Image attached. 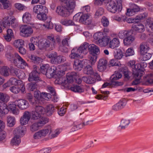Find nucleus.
<instances>
[{
  "label": "nucleus",
  "instance_id": "obj_1",
  "mask_svg": "<svg viewBox=\"0 0 153 153\" xmlns=\"http://www.w3.org/2000/svg\"><path fill=\"white\" fill-rule=\"evenodd\" d=\"M135 62L134 61H130L128 63V66L132 68L133 74L134 77L136 79V80L133 81L132 82V84L134 85H137L138 82L140 80L141 77L144 73L142 69L139 68L138 66L136 65H135Z\"/></svg>",
  "mask_w": 153,
  "mask_h": 153
},
{
  "label": "nucleus",
  "instance_id": "obj_2",
  "mask_svg": "<svg viewBox=\"0 0 153 153\" xmlns=\"http://www.w3.org/2000/svg\"><path fill=\"white\" fill-rule=\"evenodd\" d=\"M133 30H122L120 31L118 34L119 37L121 39H124L123 43L125 45L131 44L135 40V38L132 35Z\"/></svg>",
  "mask_w": 153,
  "mask_h": 153
},
{
  "label": "nucleus",
  "instance_id": "obj_3",
  "mask_svg": "<svg viewBox=\"0 0 153 153\" xmlns=\"http://www.w3.org/2000/svg\"><path fill=\"white\" fill-rule=\"evenodd\" d=\"M122 0H117V3L112 0H106V6L109 11L113 13L120 11L122 9Z\"/></svg>",
  "mask_w": 153,
  "mask_h": 153
},
{
  "label": "nucleus",
  "instance_id": "obj_4",
  "mask_svg": "<svg viewBox=\"0 0 153 153\" xmlns=\"http://www.w3.org/2000/svg\"><path fill=\"white\" fill-rule=\"evenodd\" d=\"M48 13V10L47 8L43 10V11L41 12L36 15V18L39 20L43 21H46L45 23L43 25L47 28L52 29L53 27V25L51 21L50 18H48L47 15Z\"/></svg>",
  "mask_w": 153,
  "mask_h": 153
},
{
  "label": "nucleus",
  "instance_id": "obj_5",
  "mask_svg": "<svg viewBox=\"0 0 153 153\" xmlns=\"http://www.w3.org/2000/svg\"><path fill=\"white\" fill-rule=\"evenodd\" d=\"M89 51L91 54L89 60L92 65L94 64L97 61V55L100 53V50L98 47L92 44L89 45Z\"/></svg>",
  "mask_w": 153,
  "mask_h": 153
},
{
  "label": "nucleus",
  "instance_id": "obj_6",
  "mask_svg": "<svg viewBox=\"0 0 153 153\" xmlns=\"http://www.w3.org/2000/svg\"><path fill=\"white\" fill-rule=\"evenodd\" d=\"M47 57L50 59L51 62L53 64H58L62 63L66 60L65 58L61 55H58L56 52H54L47 56Z\"/></svg>",
  "mask_w": 153,
  "mask_h": 153
},
{
  "label": "nucleus",
  "instance_id": "obj_7",
  "mask_svg": "<svg viewBox=\"0 0 153 153\" xmlns=\"http://www.w3.org/2000/svg\"><path fill=\"white\" fill-rule=\"evenodd\" d=\"M45 40L49 49L50 50H51L55 48L56 43L59 44L60 43L61 40L59 36H57L55 39L54 35H51L47 36Z\"/></svg>",
  "mask_w": 153,
  "mask_h": 153
},
{
  "label": "nucleus",
  "instance_id": "obj_8",
  "mask_svg": "<svg viewBox=\"0 0 153 153\" xmlns=\"http://www.w3.org/2000/svg\"><path fill=\"white\" fill-rule=\"evenodd\" d=\"M105 29L104 28L103 29L104 33L99 32L94 33L93 35L94 39L97 40L95 42L96 44L101 47L105 46Z\"/></svg>",
  "mask_w": 153,
  "mask_h": 153
},
{
  "label": "nucleus",
  "instance_id": "obj_9",
  "mask_svg": "<svg viewBox=\"0 0 153 153\" xmlns=\"http://www.w3.org/2000/svg\"><path fill=\"white\" fill-rule=\"evenodd\" d=\"M48 119L45 117H42L41 119L37 122L33 123L30 126V129L33 132L37 131L44 124L48 122Z\"/></svg>",
  "mask_w": 153,
  "mask_h": 153
},
{
  "label": "nucleus",
  "instance_id": "obj_10",
  "mask_svg": "<svg viewBox=\"0 0 153 153\" xmlns=\"http://www.w3.org/2000/svg\"><path fill=\"white\" fill-rule=\"evenodd\" d=\"M121 74L119 72L115 73L112 75L110 79L111 80L110 83L106 82V87L110 85L114 86H118L122 85L123 83L122 82H119L116 81L120 78L122 77Z\"/></svg>",
  "mask_w": 153,
  "mask_h": 153
},
{
  "label": "nucleus",
  "instance_id": "obj_11",
  "mask_svg": "<svg viewBox=\"0 0 153 153\" xmlns=\"http://www.w3.org/2000/svg\"><path fill=\"white\" fill-rule=\"evenodd\" d=\"M88 63H91L89 60L84 59L82 60L78 59H75L73 65L74 69L77 71H81L83 67H85Z\"/></svg>",
  "mask_w": 153,
  "mask_h": 153
},
{
  "label": "nucleus",
  "instance_id": "obj_12",
  "mask_svg": "<svg viewBox=\"0 0 153 153\" xmlns=\"http://www.w3.org/2000/svg\"><path fill=\"white\" fill-rule=\"evenodd\" d=\"M33 70L29 74L28 80L29 82L35 81L39 82L41 81V79L38 76L39 73V68L36 65H34Z\"/></svg>",
  "mask_w": 153,
  "mask_h": 153
},
{
  "label": "nucleus",
  "instance_id": "obj_13",
  "mask_svg": "<svg viewBox=\"0 0 153 153\" xmlns=\"http://www.w3.org/2000/svg\"><path fill=\"white\" fill-rule=\"evenodd\" d=\"M20 35L24 37L29 36L33 32V30L30 26L27 25L21 26L20 28Z\"/></svg>",
  "mask_w": 153,
  "mask_h": 153
},
{
  "label": "nucleus",
  "instance_id": "obj_14",
  "mask_svg": "<svg viewBox=\"0 0 153 153\" xmlns=\"http://www.w3.org/2000/svg\"><path fill=\"white\" fill-rule=\"evenodd\" d=\"M119 39L116 38H114L110 40L109 37L106 38V46L109 44V47L112 49L118 47L120 45Z\"/></svg>",
  "mask_w": 153,
  "mask_h": 153
},
{
  "label": "nucleus",
  "instance_id": "obj_15",
  "mask_svg": "<svg viewBox=\"0 0 153 153\" xmlns=\"http://www.w3.org/2000/svg\"><path fill=\"white\" fill-rule=\"evenodd\" d=\"M56 12L58 15L63 17H67L70 14V11L65 6H57Z\"/></svg>",
  "mask_w": 153,
  "mask_h": 153
},
{
  "label": "nucleus",
  "instance_id": "obj_16",
  "mask_svg": "<svg viewBox=\"0 0 153 153\" xmlns=\"http://www.w3.org/2000/svg\"><path fill=\"white\" fill-rule=\"evenodd\" d=\"M50 131L51 132V129H45L40 130L39 131L35 133L33 135V137L36 140L40 139L45 137Z\"/></svg>",
  "mask_w": 153,
  "mask_h": 153
},
{
  "label": "nucleus",
  "instance_id": "obj_17",
  "mask_svg": "<svg viewBox=\"0 0 153 153\" xmlns=\"http://www.w3.org/2000/svg\"><path fill=\"white\" fill-rule=\"evenodd\" d=\"M140 10V8L138 6L135 4H132L130 5V8L127 9L126 14L128 16H132Z\"/></svg>",
  "mask_w": 153,
  "mask_h": 153
},
{
  "label": "nucleus",
  "instance_id": "obj_18",
  "mask_svg": "<svg viewBox=\"0 0 153 153\" xmlns=\"http://www.w3.org/2000/svg\"><path fill=\"white\" fill-rule=\"evenodd\" d=\"M64 6L70 12V13H72L75 6L74 0H65L63 2Z\"/></svg>",
  "mask_w": 153,
  "mask_h": 153
},
{
  "label": "nucleus",
  "instance_id": "obj_19",
  "mask_svg": "<svg viewBox=\"0 0 153 153\" xmlns=\"http://www.w3.org/2000/svg\"><path fill=\"white\" fill-rule=\"evenodd\" d=\"M126 102L127 101L126 99H121L118 102L112 106V109L114 111H118L121 109L126 105Z\"/></svg>",
  "mask_w": 153,
  "mask_h": 153
},
{
  "label": "nucleus",
  "instance_id": "obj_20",
  "mask_svg": "<svg viewBox=\"0 0 153 153\" xmlns=\"http://www.w3.org/2000/svg\"><path fill=\"white\" fill-rule=\"evenodd\" d=\"M30 118V113L28 111H25L20 120V123L21 125H24L27 124Z\"/></svg>",
  "mask_w": 153,
  "mask_h": 153
},
{
  "label": "nucleus",
  "instance_id": "obj_21",
  "mask_svg": "<svg viewBox=\"0 0 153 153\" xmlns=\"http://www.w3.org/2000/svg\"><path fill=\"white\" fill-rule=\"evenodd\" d=\"M14 103L17 104L19 108L22 110L26 109L29 106L28 102L25 100L20 99L16 100Z\"/></svg>",
  "mask_w": 153,
  "mask_h": 153
},
{
  "label": "nucleus",
  "instance_id": "obj_22",
  "mask_svg": "<svg viewBox=\"0 0 153 153\" xmlns=\"http://www.w3.org/2000/svg\"><path fill=\"white\" fill-rule=\"evenodd\" d=\"M25 131V127L22 125L16 128L14 130L13 133L15 136L20 137L24 134Z\"/></svg>",
  "mask_w": 153,
  "mask_h": 153
},
{
  "label": "nucleus",
  "instance_id": "obj_23",
  "mask_svg": "<svg viewBox=\"0 0 153 153\" xmlns=\"http://www.w3.org/2000/svg\"><path fill=\"white\" fill-rule=\"evenodd\" d=\"M56 68L54 66H52L51 68L49 67L46 71V73H45V74L48 78H52L56 74Z\"/></svg>",
  "mask_w": 153,
  "mask_h": 153
},
{
  "label": "nucleus",
  "instance_id": "obj_24",
  "mask_svg": "<svg viewBox=\"0 0 153 153\" xmlns=\"http://www.w3.org/2000/svg\"><path fill=\"white\" fill-rule=\"evenodd\" d=\"M43 95L40 91H35L34 93V99L35 102V104H41L42 100L43 98Z\"/></svg>",
  "mask_w": 153,
  "mask_h": 153
},
{
  "label": "nucleus",
  "instance_id": "obj_25",
  "mask_svg": "<svg viewBox=\"0 0 153 153\" xmlns=\"http://www.w3.org/2000/svg\"><path fill=\"white\" fill-rule=\"evenodd\" d=\"M80 22L86 25H89L91 22V20L89 19V16L88 13L82 14L81 16Z\"/></svg>",
  "mask_w": 153,
  "mask_h": 153
},
{
  "label": "nucleus",
  "instance_id": "obj_26",
  "mask_svg": "<svg viewBox=\"0 0 153 153\" xmlns=\"http://www.w3.org/2000/svg\"><path fill=\"white\" fill-rule=\"evenodd\" d=\"M11 69L7 66H3L0 68V74L5 76H8L10 75L9 71Z\"/></svg>",
  "mask_w": 153,
  "mask_h": 153
},
{
  "label": "nucleus",
  "instance_id": "obj_27",
  "mask_svg": "<svg viewBox=\"0 0 153 153\" xmlns=\"http://www.w3.org/2000/svg\"><path fill=\"white\" fill-rule=\"evenodd\" d=\"M39 104H35V105H32L33 110L41 115L44 114L45 111V109L43 107L40 105Z\"/></svg>",
  "mask_w": 153,
  "mask_h": 153
},
{
  "label": "nucleus",
  "instance_id": "obj_28",
  "mask_svg": "<svg viewBox=\"0 0 153 153\" xmlns=\"http://www.w3.org/2000/svg\"><path fill=\"white\" fill-rule=\"evenodd\" d=\"M28 57L30 62L36 64H39L42 61V58L34 55H30Z\"/></svg>",
  "mask_w": 153,
  "mask_h": 153
},
{
  "label": "nucleus",
  "instance_id": "obj_29",
  "mask_svg": "<svg viewBox=\"0 0 153 153\" xmlns=\"http://www.w3.org/2000/svg\"><path fill=\"white\" fill-rule=\"evenodd\" d=\"M76 73L75 72H72L68 73L66 76V84L67 83H71L72 82L75 78H76Z\"/></svg>",
  "mask_w": 153,
  "mask_h": 153
},
{
  "label": "nucleus",
  "instance_id": "obj_30",
  "mask_svg": "<svg viewBox=\"0 0 153 153\" xmlns=\"http://www.w3.org/2000/svg\"><path fill=\"white\" fill-rule=\"evenodd\" d=\"M105 68V59L103 58L100 59L97 65V68L99 71H104Z\"/></svg>",
  "mask_w": 153,
  "mask_h": 153
},
{
  "label": "nucleus",
  "instance_id": "obj_31",
  "mask_svg": "<svg viewBox=\"0 0 153 153\" xmlns=\"http://www.w3.org/2000/svg\"><path fill=\"white\" fill-rule=\"evenodd\" d=\"M37 82H30L27 85V88L31 91H33L36 90L39 87V85Z\"/></svg>",
  "mask_w": 153,
  "mask_h": 153
},
{
  "label": "nucleus",
  "instance_id": "obj_32",
  "mask_svg": "<svg viewBox=\"0 0 153 153\" xmlns=\"http://www.w3.org/2000/svg\"><path fill=\"white\" fill-rule=\"evenodd\" d=\"M46 40L43 39H41L38 42V46L40 50H43L48 48Z\"/></svg>",
  "mask_w": 153,
  "mask_h": 153
},
{
  "label": "nucleus",
  "instance_id": "obj_33",
  "mask_svg": "<svg viewBox=\"0 0 153 153\" xmlns=\"http://www.w3.org/2000/svg\"><path fill=\"white\" fill-rule=\"evenodd\" d=\"M47 8L45 6L42 5H37L35 6L33 8V12L37 15L41 12L43 11V10Z\"/></svg>",
  "mask_w": 153,
  "mask_h": 153
},
{
  "label": "nucleus",
  "instance_id": "obj_34",
  "mask_svg": "<svg viewBox=\"0 0 153 153\" xmlns=\"http://www.w3.org/2000/svg\"><path fill=\"white\" fill-rule=\"evenodd\" d=\"M83 72L86 75H93L94 74V71L92 67L90 65L88 64L85 67Z\"/></svg>",
  "mask_w": 153,
  "mask_h": 153
},
{
  "label": "nucleus",
  "instance_id": "obj_35",
  "mask_svg": "<svg viewBox=\"0 0 153 153\" xmlns=\"http://www.w3.org/2000/svg\"><path fill=\"white\" fill-rule=\"evenodd\" d=\"M130 123V120L128 118L123 119L121 121L119 126L121 129H125L129 125Z\"/></svg>",
  "mask_w": 153,
  "mask_h": 153
},
{
  "label": "nucleus",
  "instance_id": "obj_36",
  "mask_svg": "<svg viewBox=\"0 0 153 153\" xmlns=\"http://www.w3.org/2000/svg\"><path fill=\"white\" fill-rule=\"evenodd\" d=\"M82 80L88 84H93L95 83L96 79L95 78L91 76H83L82 77Z\"/></svg>",
  "mask_w": 153,
  "mask_h": 153
},
{
  "label": "nucleus",
  "instance_id": "obj_37",
  "mask_svg": "<svg viewBox=\"0 0 153 153\" xmlns=\"http://www.w3.org/2000/svg\"><path fill=\"white\" fill-rule=\"evenodd\" d=\"M7 125L8 126L12 127L14 126L16 123V120L14 117L11 116H8L7 118Z\"/></svg>",
  "mask_w": 153,
  "mask_h": 153
},
{
  "label": "nucleus",
  "instance_id": "obj_38",
  "mask_svg": "<svg viewBox=\"0 0 153 153\" xmlns=\"http://www.w3.org/2000/svg\"><path fill=\"white\" fill-rule=\"evenodd\" d=\"M134 30L139 33H142L145 30L144 26L142 24H137L133 27Z\"/></svg>",
  "mask_w": 153,
  "mask_h": 153
},
{
  "label": "nucleus",
  "instance_id": "obj_39",
  "mask_svg": "<svg viewBox=\"0 0 153 153\" xmlns=\"http://www.w3.org/2000/svg\"><path fill=\"white\" fill-rule=\"evenodd\" d=\"M55 108L51 104L47 106L46 108V114L48 116L51 115L54 112Z\"/></svg>",
  "mask_w": 153,
  "mask_h": 153
},
{
  "label": "nucleus",
  "instance_id": "obj_40",
  "mask_svg": "<svg viewBox=\"0 0 153 153\" xmlns=\"http://www.w3.org/2000/svg\"><path fill=\"white\" fill-rule=\"evenodd\" d=\"M123 53L120 49H117L114 50V56L115 58L117 59H120L123 56Z\"/></svg>",
  "mask_w": 153,
  "mask_h": 153
},
{
  "label": "nucleus",
  "instance_id": "obj_41",
  "mask_svg": "<svg viewBox=\"0 0 153 153\" xmlns=\"http://www.w3.org/2000/svg\"><path fill=\"white\" fill-rule=\"evenodd\" d=\"M16 104L13 103L10 104L8 107L13 114L16 115L19 114V111L18 109L16 108Z\"/></svg>",
  "mask_w": 153,
  "mask_h": 153
},
{
  "label": "nucleus",
  "instance_id": "obj_42",
  "mask_svg": "<svg viewBox=\"0 0 153 153\" xmlns=\"http://www.w3.org/2000/svg\"><path fill=\"white\" fill-rule=\"evenodd\" d=\"M89 47L88 43L86 42H85L79 48L81 50L82 53L85 54L87 53L88 50H89Z\"/></svg>",
  "mask_w": 153,
  "mask_h": 153
},
{
  "label": "nucleus",
  "instance_id": "obj_43",
  "mask_svg": "<svg viewBox=\"0 0 153 153\" xmlns=\"http://www.w3.org/2000/svg\"><path fill=\"white\" fill-rule=\"evenodd\" d=\"M7 107L5 102H2V103H0V113L7 114L9 111Z\"/></svg>",
  "mask_w": 153,
  "mask_h": 153
},
{
  "label": "nucleus",
  "instance_id": "obj_44",
  "mask_svg": "<svg viewBox=\"0 0 153 153\" xmlns=\"http://www.w3.org/2000/svg\"><path fill=\"white\" fill-rule=\"evenodd\" d=\"M148 15L147 12H145L142 13L140 14L135 18V19L136 20V22H140L141 20L144 19L146 18Z\"/></svg>",
  "mask_w": 153,
  "mask_h": 153
},
{
  "label": "nucleus",
  "instance_id": "obj_45",
  "mask_svg": "<svg viewBox=\"0 0 153 153\" xmlns=\"http://www.w3.org/2000/svg\"><path fill=\"white\" fill-rule=\"evenodd\" d=\"M31 19L30 14L26 12L24 13L22 16V20L24 22L28 23L30 22Z\"/></svg>",
  "mask_w": 153,
  "mask_h": 153
},
{
  "label": "nucleus",
  "instance_id": "obj_46",
  "mask_svg": "<svg viewBox=\"0 0 153 153\" xmlns=\"http://www.w3.org/2000/svg\"><path fill=\"white\" fill-rule=\"evenodd\" d=\"M149 48L147 45L144 43H142L140 45V54H144L145 53H147L149 50Z\"/></svg>",
  "mask_w": 153,
  "mask_h": 153
},
{
  "label": "nucleus",
  "instance_id": "obj_47",
  "mask_svg": "<svg viewBox=\"0 0 153 153\" xmlns=\"http://www.w3.org/2000/svg\"><path fill=\"white\" fill-rule=\"evenodd\" d=\"M21 140L19 137L15 136L12 139L11 141V145L12 146H17L21 142Z\"/></svg>",
  "mask_w": 153,
  "mask_h": 153
},
{
  "label": "nucleus",
  "instance_id": "obj_48",
  "mask_svg": "<svg viewBox=\"0 0 153 153\" xmlns=\"http://www.w3.org/2000/svg\"><path fill=\"white\" fill-rule=\"evenodd\" d=\"M9 100V97L7 95L0 92V103L2 102H7Z\"/></svg>",
  "mask_w": 153,
  "mask_h": 153
},
{
  "label": "nucleus",
  "instance_id": "obj_49",
  "mask_svg": "<svg viewBox=\"0 0 153 153\" xmlns=\"http://www.w3.org/2000/svg\"><path fill=\"white\" fill-rule=\"evenodd\" d=\"M70 89L71 91L81 93L84 91V89L83 88L77 85H74L73 87H71Z\"/></svg>",
  "mask_w": 153,
  "mask_h": 153
},
{
  "label": "nucleus",
  "instance_id": "obj_50",
  "mask_svg": "<svg viewBox=\"0 0 153 153\" xmlns=\"http://www.w3.org/2000/svg\"><path fill=\"white\" fill-rule=\"evenodd\" d=\"M30 114L31 118L33 120H38L41 117V114L33 110L31 111Z\"/></svg>",
  "mask_w": 153,
  "mask_h": 153
},
{
  "label": "nucleus",
  "instance_id": "obj_51",
  "mask_svg": "<svg viewBox=\"0 0 153 153\" xmlns=\"http://www.w3.org/2000/svg\"><path fill=\"white\" fill-rule=\"evenodd\" d=\"M9 82L11 85H19L21 84L22 81L20 80H18L14 78H10V79Z\"/></svg>",
  "mask_w": 153,
  "mask_h": 153
},
{
  "label": "nucleus",
  "instance_id": "obj_52",
  "mask_svg": "<svg viewBox=\"0 0 153 153\" xmlns=\"http://www.w3.org/2000/svg\"><path fill=\"white\" fill-rule=\"evenodd\" d=\"M145 81L148 84L153 83V74H148L144 79Z\"/></svg>",
  "mask_w": 153,
  "mask_h": 153
},
{
  "label": "nucleus",
  "instance_id": "obj_53",
  "mask_svg": "<svg viewBox=\"0 0 153 153\" xmlns=\"http://www.w3.org/2000/svg\"><path fill=\"white\" fill-rule=\"evenodd\" d=\"M56 80L58 81L59 84H62L63 85H66V78L63 77L62 75L60 76H58L56 79Z\"/></svg>",
  "mask_w": 153,
  "mask_h": 153
},
{
  "label": "nucleus",
  "instance_id": "obj_54",
  "mask_svg": "<svg viewBox=\"0 0 153 153\" xmlns=\"http://www.w3.org/2000/svg\"><path fill=\"white\" fill-rule=\"evenodd\" d=\"M26 97L32 105H35V102L32 95L30 93H27L26 94Z\"/></svg>",
  "mask_w": 153,
  "mask_h": 153
},
{
  "label": "nucleus",
  "instance_id": "obj_55",
  "mask_svg": "<svg viewBox=\"0 0 153 153\" xmlns=\"http://www.w3.org/2000/svg\"><path fill=\"white\" fill-rule=\"evenodd\" d=\"M1 2L2 3L4 9L9 10L10 8V3L7 0H1Z\"/></svg>",
  "mask_w": 153,
  "mask_h": 153
},
{
  "label": "nucleus",
  "instance_id": "obj_56",
  "mask_svg": "<svg viewBox=\"0 0 153 153\" xmlns=\"http://www.w3.org/2000/svg\"><path fill=\"white\" fill-rule=\"evenodd\" d=\"M21 70L16 68L11 69L10 70V72L12 73L14 75H15L18 77L19 78H20L21 74H20Z\"/></svg>",
  "mask_w": 153,
  "mask_h": 153
},
{
  "label": "nucleus",
  "instance_id": "obj_57",
  "mask_svg": "<svg viewBox=\"0 0 153 153\" xmlns=\"http://www.w3.org/2000/svg\"><path fill=\"white\" fill-rule=\"evenodd\" d=\"M13 45L15 47L19 48V47L24 45V41L22 39L15 40L13 43Z\"/></svg>",
  "mask_w": 153,
  "mask_h": 153
},
{
  "label": "nucleus",
  "instance_id": "obj_58",
  "mask_svg": "<svg viewBox=\"0 0 153 153\" xmlns=\"http://www.w3.org/2000/svg\"><path fill=\"white\" fill-rule=\"evenodd\" d=\"M49 68V65L48 64H45L43 65L40 67V71L43 74L46 73V71H47Z\"/></svg>",
  "mask_w": 153,
  "mask_h": 153
},
{
  "label": "nucleus",
  "instance_id": "obj_59",
  "mask_svg": "<svg viewBox=\"0 0 153 153\" xmlns=\"http://www.w3.org/2000/svg\"><path fill=\"white\" fill-rule=\"evenodd\" d=\"M122 72L124 76L125 79H129L130 77L129 76L131 74V72L126 69H123Z\"/></svg>",
  "mask_w": 153,
  "mask_h": 153
},
{
  "label": "nucleus",
  "instance_id": "obj_60",
  "mask_svg": "<svg viewBox=\"0 0 153 153\" xmlns=\"http://www.w3.org/2000/svg\"><path fill=\"white\" fill-rule=\"evenodd\" d=\"M47 89L48 91L52 94L53 96L55 97L56 93L54 88L50 85H48L47 87Z\"/></svg>",
  "mask_w": 153,
  "mask_h": 153
},
{
  "label": "nucleus",
  "instance_id": "obj_61",
  "mask_svg": "<svg viewBox=\"0 0 153 153\" xmlns=\"http://www.w3.org/2000/svg\"><path fill=\"white\" fill-rule=\"evenodd\" d=\"M51 151L50 148H43L36 152V153H49Z\"/></svg>",
  "mask_w": 153,
  "mask_h": 153
},
{
  "label": "nucleus",
  "instance_id": "obj_62",
  "mask_svg": "<svg viewBox=\"0 0 153 153\" xmlns=\"http://www.w3.org/2000/svg\"><path fill=\"white\" fill-rule=\"evenodd\" d=\"M62 24L66 25H74V23L71 20H65L64 21L62 22Z\"/></svg>",
  "mask_w": 153,
  "mask_h": 153
},
{
  "label": "nucleus",
  "instance_id": "obj_63",
  "mask_svg": "<svg viewBox=\"0 0 153 153\" xmlns=\"http://www.w3.org/2000/svg\"><path fill=\"white\" fill-rule=\"evenodd\" d=\"M70 41V38H66L62 40V44L63 46H69Z\"/></svg>",
  "mask_w": 153,
  "mask_h": 153
},
{
  "label": "nucleus",
  "instance_id": "obj_64",
  "mask_svg": "<svg viewBox=\"0 0 153 153\" xmlns=\"http://www.w3.org/2000/svg\"><path fill=\"white\" fill-rule=\"evenodd\" d=\"M10 90L13 93L17 94L20 91V89L17 85L13 86L10 89Z\"/></svg>",
  "mask_w": 153,
  "mask_h": 153
}]
</instances>
